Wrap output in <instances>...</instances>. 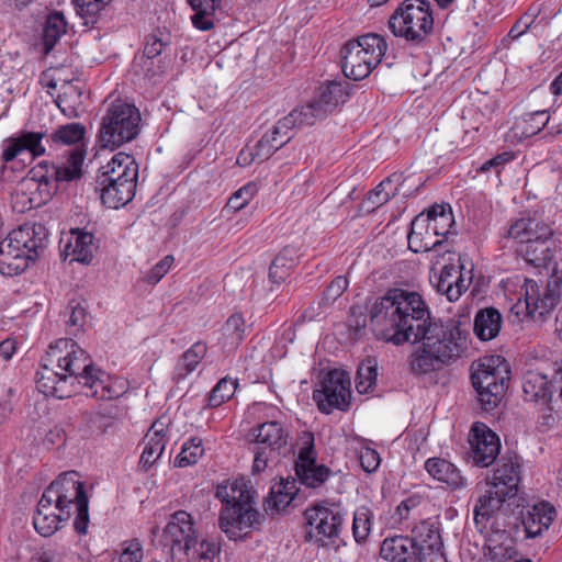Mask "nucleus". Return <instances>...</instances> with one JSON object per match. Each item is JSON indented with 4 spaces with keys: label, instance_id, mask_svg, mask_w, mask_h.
Masks as SVG:
<instances>
[{
    "label": "nucleus",
    "instance_id": "nucleus-1",
    "mask_svg": "<svg viewBox=\"0 0 562 562\" xmlns=\"http://www.w3.org/2000/svg\"><path fill=\"white\" fill-rule=\"evenodd\" d=\"M369 315L376 338L396 346L419 344L407 358V370L416 378L441 370L465 349L467 333L458 323L432 318L415 291L389 290L373 302Z\"/></svg>",
    "mask_w": 562,
    "mask_h": 562
},
{
    "label": "nucleus",
    "instance_id": "nucleus-2",
    "mask_svg": "<svg viewBox=\"0 0 562 562\" xmlns=\"http://www.w3.org/2000/svg\"><path fill=\"white\" fill-rule=\"evenodd\" d=\"M76 516L74 528L78 535H86L89 526V499L85 484L76 471L60 474L43 492L33 516V526L43 537H50L69 520L71 508Z\"/></svg>",
    "mask_w": 562,
    "mask_h": 562
},
{
    "label": "nucleus",
    "instance_id": "nucleus-3",
    "mask_svg": "<svg viewBox=\"0 0 562 562\" xmlns=\"http://www.w3.org/2000/svg\"><path fill=\"white\" fill-rule=\"evenodd\" d=\"M215 495L223 504L218 527L229 539L240 538L241 531L256 528L265 518L255 508L256 491L244 479L223 482Z\"/></svg>",
    "mask_w": 562,
    "mask_h": 562
},
{
    "label": "nucleus",
    "instance_id": "nucleus-4",
    "mask_svg": "<svg viewBox=\"0 0 562 562\" xmlns=\"http://www.w3.org/2000/svg\"><path fill=\"white\" fill-rule=\"evenodd\" d=\"M161 543L173 562H220V547L199 536L191 514L178 510L162 530Z\"/></svg>",
    "mask_w": 562,
    "mask_h": 562
},
{
    "label": "nucleus",
    "instance_id": "nucleus-5",
    "mask_svg": "<svg viewBox=\"0 0 562 562\" xmlns=\"http://www.w3.org/2000/svg\"><path fill=\"white\" fill-rule=\"evenodd\" d=\"M138 166L132 156L117 153L102 167L98 177L101 186V200L109 209L124 206L135 195Z\"/></svg>",
    "mask_w": 562,
    "mask_h": 562
},
{
    "label": "nucleus",
    "instance_id": "nucleus-6",
    "mask_svg": "<svg viewBox=\"0 0 562 562\" xmlns=\"http://www.w3.org/2000/svg\"><path fill=\"white\" fill-rule=\"evenodd\" d=\"M70 352L67 351L66 358L57 355L56 360L64 363L71 374H74V383L87 387L89 391L87 396L98 400H112L122 394L110 381V375L98 368L91 360L89 353L79 345H71Z\"/></svg>",
    "mask_w": 562,
    "mask_h": 562
},
{
    "label": "nucleus",
    "instance_id": "nucleus-7",
    "mask_svg": "<svg viewBox=\"0 0 562 562\" xmlns=\"http://www.w3.org/2000/svg\"><path fill=\"white\" fill-rule=\"evenodd\" d=\"M509 379V364L502 356H485L473 367L471 380L484 411L490 412L498 406Z\"/></svg>",
    "mask_w": 562,
    "mask_h": 562
},
{
    "label": "nucleus",
    "instance_id": "nucleus-8",
    "mask_svg": "<svg viewBox=\"0 0 562 562\" xmlns=\"http://www.w3.org/2000/svg\"><path fill=\"white\" fill-rule=\"evenodd\" d=\"M386 48L385 38L373 33L348 41L340 49L345 76L356 81L367 78L381 63Z\"/></svg>",
    "mask_w": 562,
    "mask_h": 562
},
{
    "label": "nucleus",
    "instance_id": "nucleus-9",
    "mask_svg": "<svg viewBox=\"0 0 562 562\" xmlns=\"http://www.w3.org/2000/svg\"><path fill=\"white\" fill-rule=\"evenodd\" d=\"M389 29L396 37L414 46H422L434 30V18L429 2L406 0L390 16Z\"/></svg>",
    "mask_w": 562,
    "mask_h": 562
},
{
    "label": "nucleus",
    "instance_id": "nucleus-10",
    "mask_svg": "<svg viewBox=\"0 0 562 562\" xmlns=\"http://www.w3.org/2000/svg\"><path fill=\"white\" fill-rule=\"evenodd\" d=\"M71 345H78L75 340L61 338L50 344L46 356L42 359L41 370L36 373L37 390L46 396L66 398L71 395L74 385V374H71L64 363L56 360L57 355L66 358L67 351L70 352Z\"/></svg>",
    "mask_w": 562,
    "mask_h": 562
},
{
    "label": "nucleus",
    "instance_id": "nucleus-11",
    "mask_svg": "<svg viewBox=\"0 0 562 562\" xmlns=\"http://www.w3.org/2000/svg\"><path fill=\"white\" fill-rule=\"evenodd\" d=\"M138 109L121 100L114 101L102 119L98 138L102 148L115 149L137 137L140 131Z\"/></svg>",
    "mask_w": 562,
    "mask_h": 562
},
{
    "label": "nucleus",
    "instance_id": "nucleus-12",
    "mask_svg": "<svg viewBox=\"0 0 562 562\" xmlns=\"http://www.w3.org/2000/svg\"><path fill=\"white\" fill-rule=\"evenodd\" d=\"M254 438L252 473L263 472L270 464H277L285 454L289 432L279 422H266L251 429Z\"/></svg>",
    "mask_w": 562,
    "mask_h": 562
},
{
    "label": "nucleus",
    "instance_id": "nucleus-13",
    "mask_svg": "<svg viewBox=\"0 0 562 562\" xmlns=\"http://www.w3.org/2000/svg\"><path fill=\"white\" fill-rule=\"evenodd\" d=\"M317 452L312 432H304L295 461V474L300 482L308 488L322 487L334 472L324 464H317Z\"/></svg>",
    "mask_w": 562,
    "mask_h": 562
},
{
    "label": "nucleus",
    "instance_id": "nucleus-14",
    "mask_svg": "<svg viewBox=\"0 0 562 562\" xmlns=\"http://www.w3.org/2000/svg\"><path fill=\"white\" fill-rule=\"evenodd\" d=\"M350 397V379L340 370L329 371L323 378L321 387L313 392V400L318 409L325 414H330L334 409L346 411Z\"/></svg>",
    "mask_w": 562,
    "mask_h": 562
},
{
    "label": "nucleus",
    "instance_id": "nucleus-15",
    "mask_svg": "<svg viewBox=\"0 0 562 562\" xmlns=\"http://www.w3.org/2000/svg\"><path fill=\"white\" fill-rule=\"evenodd\" d=\"M473 263L459 256L458 263L446 265L430 279L438 293L454 302L469 289L473 280Z\"/></svg>",
    "mask_w": 562,
    "mask_h": 562
},
{
    "label": "nucleus",
    "instance_id": "nucleus-16",
    "mask_svg": "<svg viewBox=\"0 0 562 562\" xmlns=\"http://www.w3.org/2000/svg\"><path fill=\"white\" fill-rule=\"evenodd\" d=\"M349 97V83L347 81H327L318 88L313 100L304 105V111L308 115L307 120H313L315 124L326 119L342 105Z\"/></svg>",
    "mask_w": 562,
    "mask_h": 562
},
{
    "label": "nucleus",
    "instance_id": "nucleus-17",
    "mask_svg": "<svg viewBox=\"0 0 562 562\" xmlns=\"http://www.w3.org/2000/svg\"><path fill=\"white\" fill-rule=\"evenodd\" d=\"M415 555L418 562H448L443 553V543L436 522L423 520L411 531Z\"/></svg>",
    "mask_w": 562,
    "mask_h": 562
},
{
    "label": "nucleus",
    "instance_id": "nucleus-18",
    "mask_svg": "<svg viewBox=\"0 0 562 562\" xmlns=\"http://www.w3.org/2000/svg\"><path fill=\"white\" fill-rule=\"evenodd\" d=\"M471 458L477 467L493 464L501 452V440L483 423H474L470 431Z\"/></svg>",
    "mask_w": 562,
    "mask_h": 562
},
{
    "label": "nucleus",
    "instance_id": "nucleus-19",
    "mask_svg": "<svg viewBox=\"0 0 562 562\" xmlns=\"http://www.w3.org/2000/svg\"><path fill=\"white\" fill-rule=\"evenodd\" d=\"M561 288L559 278H551L541 293L536 282H528L525 295L527 314L532 318L544 317L560 301Z\"/></svg>",
    "mask_w": 562,
    "mask_h": 562
},
{
    "label": "nucleus",
    "instance_id": "nucleus-20",
    "mask_svg": "<svg viewBox=\"0 0 562 562\" xmlns=\"http://www.w3.org/2000/svg\"><path fill=\"white\" fill-rule=\"evenodd\" d=\"M521 480L520 459L515 453H506L496 462L490 485L497 488L502 495L515 497Z\"/></svg>",
    "mask_w": 562,
    "mask_h": 562
},
{
    "label": "nucleus",
    "instance_id": "nucleus-21",
    "mask_svg": "<svg viewBox=\"0 0 562 562\" xmlns=\"http://www.w3.org/2000/svg\"><path fill=\"white\" fill-rule=\"evenodd\" d=\"M305 518L312 529L311 532H315L316 541L322 544H325L326 539L338 537L344 520L340 510L324 506L306 509Z\"/></svg>",
    "mask_w": 562,
    "mask_h": 562
},
{
    "label": "nucleus",
    "instance_id": "nucleus-22",
    "mask_svg": "<svg viewBox=\"0 0 562 562\" xmlns=\"http://www.w3.org/2000/svg\"><path fill=\"white\" fill-rule=\"evenodd\" d=\"M553 235L551 227L537 217H521L513 222L507 229V236L513 238L518 246L550 239Z\"/></svg>",
    "mask_w": 562,
    "mask_h": 562
},
{
    "label": "nucleus",
    "instance_id": "nucleus-23",
    "mask_svg": "<svg viewBox=\"0 0 562 562\" xmlns=\"http://www.w3.org/2000/svg\"><path fill=\"white\" fill-rule=\"evenodd\" d=\"M403 184L402 173H393L381 181L374 189L369 191L361 202L360 209L364 213H372L378 207L387 203L400 193V186Z\"/></svg>",
    "mask_w": 562,
    "mask_h": 562
},
{
    "label": "nucleus",
    "instance_id": "nucleus-24",
    "mask_svg": "<svg viewBox=\"0 0 562 562\" xmlns=\"http://www.w3.org/2000/svg\"><path fill=\"white\" fill-rule=\"evenodd\" d=\"M553 390V376L549 380L547 374L539 371H528L524 375L522 391L527 401L547 405L551 402Z\"/></svg>",
    "mask_w": 562,
    "mask_h": 562
},
{
    "label": "nucleus",
    "instance_id": "nucleus-25",
    "mask_svg": "<svg viewBox=\"0 0 562 562\" xmlns=\"http://www.w3.org/2000/svg\"><path fill=\"white\" fill-rule=\"evenodd\" d=\"M425 469L431 477L446 483L452 490L467 486V479L450 461L441 458H430L425 462Z\"/></svg>",
    "mask_w": 562,
    "mask_h": 562
},
{
    "label": "nucleus",
    "instance_id": "nucleus-26",
    "mask_svg": "<svg viewBox=\"0 0 562 562\" xmlns=\"http://www.w3.org/2000/svg\"><path fill=\"white\" fill-rule=\"evenodd\" d=\"M383 559L392 562H418L409 536H394L383 540L380 549Z\"/></svg>",
    "mask_w": 562,
    "mask_h": 562
},
{
    "label": "nucleus",
    "instance_id": "nucleus-27",
    "mask_svg": "<svg viewBox=\"0 0 562 562\" xmlns=\"http://www.w3.org/2000/svg\"><path fill=\"white\" fill-rule=\"evenodd\" d=\"M425 214L417 215L412 224L407 236L408 248L414 252H426L442 244V239L426 231Z\"/></svg>",
    "mask_w": 562,
    "mask_h": 562
},
{
    "label": "nucleus",
    "instance_id": "nucleus-28",
    "mask_svg": "<svg viewBox=\"0 0 562 562\" xmlns=\"http://www.w3.org/2000/svg\"><path fill=\"white\" fill-rule=\"evenodd\" d=\"M513 498L510 495H502L497 488L490 485L486 493L479 497L474 506V521L476 525L485 524L502 508L506 499Z\"/></svg>",
    "mask_w": 562,
    "mask_h": 562
},
{
    "label": "nucleus",
    "instance_id": "nucleus-29",
    "mask_svg": "<svg viewBox=\"0 0 562 562\" xmlns=\"http://www.w3.org/2000/svg\"><path fill=\"white\" fill-rule=\"evenodd\" d=\"M555 517V509L547 502L532 507L524 518V525L529 538H536L548 529Z\"/></svg>",
    "mask_w": 562,
    "mask_h": 562
},
{
    "label": "nucleus",
    "instance_id": "nucleus-30",
    "mask_svg": "<svg viewBox=\"0 0 562 562\" xmlns=\"http://www.w3.org/2000/svg\"><path fill=\"white\" fill-rule=\"evenodd\" d=\"M502 327V315L495 307L481 308L474 316V334L482 341L495 338Z\"/></svg>",
    "mask_w": 562,
    "mask_h": 562
},
{
    "label": "nucleus",
    "instance_id": "nucleus-31",
    "mask_svg": "<svg viewBox=\"0 0 562 562\" xmlns=\"http://www.w3.org/2000/svg\"><path fill=\"white\" fill-rule=\"evenodd\" d=\"M299 263V250L293 246L284 247L273 259L269 268V279L272 283L281 284Z\"/></svg>",
    "mask_w": 562,
    "mask_h": 562
},
{
    "label": "nucleus",
    "instance_id": "nucleus-32",
    "mask_svg": "<svg viewBox=\"0 0 562 562\" xmlns=\"http://www.w3.org/2000/svg\"><path fill=\"white\" fill-rule=\"evenodd\" d=\"M425 218H427L426 231L437 238L442 237V240L451 232L454 224L452 211L449 205H432L425 215Z\"/></svg>",
    "mask_w": 562,
    "mask_h": 562
},
{
    "label": "nucleus",
    "instance_id": "nucleus-33",
    "mask_svg": "<svg viewBox=\"0 0 562 562\" xmlns=\"http://www.w3.org/2000/svg\"><path fill=\"white\" fill-rule=\"evenodd\" d=\"M552 244V237L550 239H538L518 246L517 251L527 263L533 267H547L553 257Z\"/></svg>",
    "mask_w": 562,
    "mask_h": 562
},
{
    "label": "nucleus",
    "instance_id": "nucleus-34",
    "mask_svg": "<svg viewBox=\"0 0 562 562\" xmlns=\"http://www.w3.org/2000/svg\"><path fill=\"white\" fill-rule=\"evenodd\" d=\"M297 493L296 481L281 480L271 487L270 494L266 499V510L280 512L285 509L295 498Z\"/></svg>",
    "mask_w": 562,
    "mask_h": 562
},
{
    "label": "nucleus",
    "instance_id": "nucleus-35",
    "mask_svg": "<svg viewBox=\"0 0 562 562\" xmlns=\"http://www.w3.org/2000/svg\"><path fill=\"white\" fill-rule=\"evenodd\" d=\"M206 345L198 341L191 346L177 361L173 370V379L179 381L191 374L206 355Z\"/></svg>",
    "mask_w": 562,
    "mask_h": 562
},
{
    "label": "nucleus",
    "instance_id": "nucleus-36",
    "mask_svg": "<svg viewBox=\"0 0 562 562\" xmlns=\"http://www.w3.org/2000/svg\"><path fill=\"white\" fill-rule=\"evenodd\" d=\"M93 235L82 231H71V238L66 250L72 255L74 260L81 263H89L93 258Z\"/></svg>",
    "mask_w": 562,
    "mask_h": 562
},
{
    "label": "nucleus",
    "instance_id": "nucleus-37",
    "mask_svg": "<svg viewBox=\"0 0 562 562\" xmlns=\"http://www.w3.org/2000/svg\"><path fill=\"white\" fill-rule=\"evenodd\" d=\"M188 2L194 11L191 18L192 24L201 31L213 29V14L221 0H188Z\"/></svg>",
    "mask_w": 562,
    "mask_h": 562
},
{
    "label": "nucleus",
    "instance_id": "nucleus-38",
    "mask_svg": "<svg viewBox=\"0 0 562 562\" xmlns=\"http://www.w3.org/2000/svg\"><path fill=\"white\" fill-rule=\"evenodd\" d=\"M67 22L61 12L50 13L45 21L43 30L44 52L48 54L59 38L66 33Z\"/></svg>",
    "mask_w": 562,
    "mask_h": 562
},
{
    "label": "nucleus",
    "instance_id": "nucleus-39",
    "mask_svg": "<svg viewBox=\"0 0 562 562\" xmlns=\"http://www.w3.org/2000/svg\"><path fill=\"white\" fill-rule=\"evenodd\" d=\"M86 127L81 123H68L59 126L47 139L48 143L57 146L76 145L83 139Z\"/></svg>",
    "mask_w": 562,
    "mask_h": 562
},
{
    "label": "nucleus",
    "instance_id": "nucleus-40",
    "mask_svg": "<svg viewBox=\"0 0 562 562\" xmlns=\"http://www.w3.org/2000/svg\"><path fill=\"white\" fill-rule=\"evenodd\" d=\"M55 103L67 117H78L81 105V91L71 83H65L63 92L58 94Z\"/></svg>",
    "mask_w": 562,
    "mask_h": 562
},
{
    "label": "nucleus",
    "instance_id": "nucleus-41",
    "mask_svg": "<svg viewBox=\"0 0 562 562\" xmlns=\"http://www.w3.org/2000/svg\"><path fill=\"white\" fill-rule=\"evenodd\" d=\"M485 562H529V560L518 557L513 539L506 535L501 543L488 546Z\"/></svg>",
    "mask_w": 562,
    "mask_h": 562
},
{
    "label": "nucleus",
    "instance_id": "nucleus-42",
    "mask_svg": "<svg viewBox=\"0 0 562 562\" xmlns=\"http://www.w3.org/2000/svg\"><path fill=\"white\" fill-rule=\"evenodd\" d=\"M85 156L81 150L75 149L70 154L68 164L54 168V176L57 182H68L81 177V166Z\"/></svg>",
    "mask_w": 562,
    "mask_h": 562
},
{
    "label": "nucleus",
    "instance_id": "nucleus-43",
    "mask_svg": "<svg viewBox=\"0 0 562 562\" xmlns=\"http://www.w3.org/2000/svg\"><path fill=\"white\" fill-rule=\"evenodd\" d=\"M550 115L548 111H535L526 114L521 122L516 124V128L520 131L524 137H531L541 132L549 123Z\"/></svg>",
    "mask_w": 562,
    "mask_h": 562
},
{
    "label": "nucleus",
    "instance_id": "nucleus-44",
    "mask_svg": "<svg viewBox=\"0 0 562 562\" xmlns=\"http://www.w3.org/2000/svg\"><path fill=\"white\" fill-rule=\"evenodd\" d=\"M147 442L140 456V463L144 467L153 465L165 450V439L161 430L155 429L153 434L146 436Z\"/></svg>",
    "mask_w": 562,
    "mask_h": 562
},
{
    "label": "nucleus",
    "instance_id": "nucleus-45",
    "mask_svg": "<svg viewBox=\"0 0 562 562\" xmlns=\"http://www.w3.org/2000/svg\"><path fill=\"white\" fill-rule=\"evenodd\" d=\"M204 453L203 440L192 437L184 441L180 453L176 458V465L180 468L195 464Z\"/></svg>",
    "mask_w": 562,
    "mask_h": 562
},
{
    "label": "nucleus",
    "instance_id": "nucleus-46",
    "mask_svg": "<svg viewBox=\"0 0 562 562\" xmlns=\"http://www.w3.org/2000/svg\"><path fill=\"white\" fill-rule=\"evenodd\" d=\"M110 2L111 0H74L76 12L85 25L94 24Z\"/></svg>",
    "mask_w": 562,
    "mask_h": 562
},
{
    "label": "nucleus",
    "instance_id": "nucleus-47",
    "mask_svg": "<svg viewBox=\"0 0 562 562\" xmlns=\"http://www.w3.org/2000/svg\"><path fill=\"white\" fill-rule=\"evenodd\" d=\"M373 513L367 506H360L353 514L352 535L355 540L360 543L367 540L372 527Z\"/></svg>",
    "mask_w": 562,
    "mask_h": 562
},
{
    "label": "nucleus",
    "instance_id": "nucleus-48",
    "mask_svg": "<svg viewBox=\"0 0 562 562\" xmlns=\"http://www.w3.org/2000/svg\"><path fill=\"white\" fill-rule=\"evenodd\" d=\"M237 389V381L223 378L211 391L207 402L211 407H218L231 400Z\"/></svg>",
    "mask_w": 562,
    "mask_h": 562
},
{
    "label": "nucleus",
    "instance_id": "nucleus-49",
    "mask_svg": "<svg viewBox=\"0 0 562 562\" xmlns=\"http://www.w3.org/2000/svg\"><path fill=\"white\" fill-rule=\"evenodd\" d=\"M378 369L372 360L362 362L357 371L356 389L359 393H368L376 383Z\"/></svg>",
    "mask_w": 562,
    "mask_h": 562
},
{
    "label": "nucleus",
    "instance_id": "nucleus-50",
    "mask_svg": "<svg viewBox=\"0 0 562 562\" xmlns=\"http://www.w3.org/2000/svg\"><path fill=\"white\" fill-rule=\"evenodd\" d=\"M306 115L308 114L304 111L302 105L294 109L291 113L277 122L274 125L276 133L281 132L284 135H291L290 133L295 126L314 125L313 120H307Z\"/></svg>",
    "mask_w": 562,
    "mask_h": 562
},
{
    "label": "nucleus",
    "instance_id": "nucleus-51",
    "mask_svg": "<svg viewBox=\"0 0 562 562\" xmlns=\"http://www.w3.org/2000/svg\"><path fill=\"white\" fill-rule=\"evenodd\" d=\"M21 146L24 150L30 151L33 157H40L45 155V147L42 144V139L45 137V133L43 132H31V131H22L16 134Z\"/></svg>",
    "mask_w": 562,
    "mask_h": 562
},
{
    "label": "nucleus",
    "instance_id": "nucleus-52",
    "mask_svg": "<svg viewBox=\"0 0 562 562\" xmlns=\"http://www.w3.org/2000/svg\"><path fill=\"white\" fill-rule=\"evenodd\" d=\"M348 285L349 282L345 276L336 277L323 292L322 299L318 302L319 307L326 308L330 306L334 302L337 301L338 297L342 295Z\"/></svg>",
    "mask_w": 562,
    "mask_h": 562
},
{
    "label": "nucleus",
    "instance_id": "nucleus-53",
    "mask_svg": "<svg viewBox=\"0 0 562 562\" xmlns=\"http://www.w3.org/2000/svg\"><path fill=\"white\" fill-rule=\"evenodd\" d=\"M281 147H283L282 142H273L270 134L266 133L251 149L254 151L255 159H258V162H263Z\"/></svg>",
    "mask_w": 562,
    "mask_h": 562
},
{
    "label": "nucleus",
    "instance_id": "nucleus-54",
    "mask_svg": "<svg viewBox=\"0 0 562 562\" xmlns=\"http://www.w3.org/2000/svg\"><path fill=\"white\" fill-rule=\"evenodd\" d=\"M256 186L248 183L234 192L226 203V209L233 212L243 210L254 198Z\"/></svg>",
    "mask_w": 562,
    "mask_h": 562
},
{
    "label": "nucleus",
    "instance_id": "nucleus-55",
    "mask_svg": "<svg viewBox=\"0 0 562 562\" xmlns=\"http://www.w3.org/2000/svg\"><path fill=\"white\" fill-rule=\"evenodd\" d=\"M246 323L240 314H233L225 323L224 335L232 340V344L240 342L246 335Z\"/></svg>",
    "mask_w": 562,
    "mask_h": 562
},
{
    "label": "nucleus",
    "instance_id": "nucleus-56",
    "mask_svg": "<svg viewBox=\"0 0 562 562\" xmlns=\"http://www.w3.org/2000/svg\"><path fill=\"white\" fill-rule=\"evenodd\" d=\"M143 558V547L137 539L127 540L121 544L119 562H142Z\"/></svg>",
    "mask_w": 562,
    "mask_h": 562
},
{
    "label": "nucleus",
    "instance_id": "nucleus-57",
    "mask_svg": "<svg viewBox=\"0 0 562 562\" xmlns=\"http://www.w3.org/2000/svg\"><path fill=\"white\" fill-rule=\"evenodd\" d=\"M173 263V257L168 255L157 262L144 277V281L148 284L158 283L170 270Z\"/></svg>",
    "mask_w": 562,
    "mask_h": 562
},
{
    "label": "nucleus",
    "instance_id": "nucleus-58",
    "mask_svg": "<svg viewBox=\"0 0 562 562\" xmlns=\"http://www.w3.org/2000/svg\"><path fill=\"white\" fill-rule=\"evenodd\" d=\"M513 159L514 154L512 151H504L482 164L479 171L482 173L495 172L498 176L504 166Z\"/></svg>",
    "mask_w": 562,
    "mask_h": 562
},
{
    "label": "nucleus",
    "instance_id": "nucleus-59",
    "mask_svg": "<svg viewBox=\"0 0 562 562\" xmlns=\"http://www.w3.org/2000/svg\"><path fill=\"white\" fill-rule=\"evenodd\" d=\"M65 316H68L66 324L71 327H81L86 319V310L75 300L70 301L65 310Z\"/></svg>",
    "mask_w": 562,
    "mask_h": 562
},
{
    "label": "nucleus",
    "instance_id": "nucleus-60",
    "mask_svg": "<svg viewBox=\"0 0 562 562\" xmlns=\"http://www.w3.org/2000/svg\"><path fill=\"white\" fill-rule=\"evenodd\" d=\"M1 148V160L4 164L13 161L23 151V148L16 135L3 139Z\"/></svg>",
    "mask_w": 562,
    "mask_h": 562
},
{
    "label": "nucleus",
    "instance_id": "nucleus-61",
    "mask_svg": "<svg viewBox=\"0 0 562 562\" xmlns=\"http://www.w3.org/2000/svg\"><path fill=\"white\" fill-rule=\"evenodd\" d=\"M168 44L169 43L167 41L155 34L149 35L144 46L143 58H146L147 60L154 59L161 54L164 47Z\"/></svg>",
    "mask_w": 562,
    "mask_h": 562
},
{
    "label": "nucleus",
    "instance_id": "nucleus-62",
    "mask_svg": "<svg viewBox=\"0 0 562 562\" xmlns=\"http://www.w3.org/2000/svg\"><path fill=\"white\" fill-rule=\"evenodd\" d=\"M361 468L368 472H374L380 467V456L371 448H363L359 456Z\"/></svg>",
    "mask_w": 562,
    "mask_h": 562
},
{
    "label": "nucleus",
    "instance_id": "nucleus-63",
    "mask_svg": "<svg viewBox=\"0 0 562 562\" xmlns=\"http://www.w3.org/2000/svg\"><path fill=\"white\" fill-rule=\"evenodd\" d=\"M535 19H536V15L525 14L513 25L508 35L512 38H517V37L521 36L530 29V26L535 22Z\"/></svg>",
    "mask_w": 562,
    "mask_h": 562
},
{
    "label": "nucleus",
    "instance_id": "nucleus-64",
    "mask_svg": "<svg viewBox=\"0 0 562 562\" xmlns=\"http://www.w3.org/2000/svg\"><path fill=\"white\" fill-rule=\"evenodd\" d=\"M115 416L116 409L111 406L93 413L91 415V420L95 424L98 423L99 427H108L111 425V422L115 418Z\"/></svg>",
    "mask_w": 562,
    "mask_h": 562
}]
</instances>
